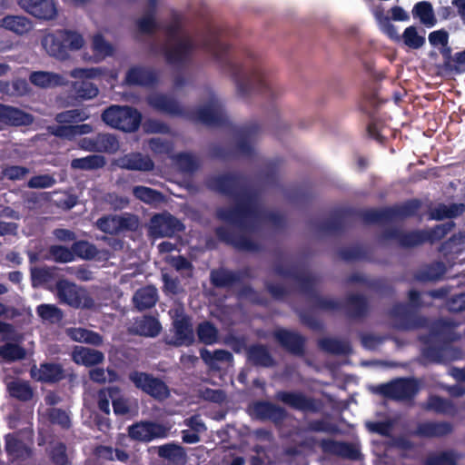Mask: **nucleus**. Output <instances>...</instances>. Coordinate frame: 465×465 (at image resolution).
Here are the masks:
<instances>
[{"label":"nucleus","mask_w":465,"mask_h":465,"mask_svg":"<svg viewBox=\"0 0 465 465\" xmlns=\"http://www.w3.org/2000/svg\"><path fill=\"white\" fill-rule=\"evenodd\" d=\"M148 104L154 110L175 116H184L206 124L222 123L226 117L223 99L213 90H207L203 104L194 111L183 109L174 99L166 94L153 93L147 97Z\"/></svg>","instance_id":"f257e3e1"},{"label":"nucleus","mask_w":465,"mask_h":465,"mask_svg":"<svg viewBox=\"0 0 465 465\" xmlns=\"http://www.w3.org/2000/svg\"><path fill=\"white\" fill-rule=\"evenodd\" d=\"M217 215L223 222L242 232L252 231L263 220H274L271 213L260 206L257 197L245 191L237 195L235 207L221 208Z\"/></svg>","instance_id":"f03ea898"},{"label":"nucleus","mask_w":465,"mask_h":465,"mask_svg":"<svg viewBox=\"0 0 465 465\" xmlns=\"http://www.w3.org/2000/svg\"><path fill=\"white\" fill-rule=\"evenodd\" d=\"M167 43L164 48L166 61L176 66L188 64L192 58L194 44L192 38L181 30L177 22L170 25L167 29Z\"/></svg>","instance_id":"7ed1b4c3"},{"label":"nucleus","mask_w":465,"mask_h":465,"mask_svg":"<svg viewBox=\"0 0 465 465\" xmlns=\"http://www.w3.org/2000/svg\"><path fill=\"white\" fill-rule=\"evenodd\" d=\"M102 120L112 128L132 133L140 126L142 114L131 106L112 105L104 111Z\"/></svg>","instance_id":"20e7f679"},{"label":"nucleus","mask_w":465,"mask_h":465,"mask_svg":"<svg viewBox=\"0 0 465 465\" xmlns=\"http://www.w3.org/2000/svg\"><path fill=\"white\" fill-rule=\"evenodd\" d=\"M233 78L237 94L242 98L261 94L268 86L265 73L260 66L245 67L240 72H234Z\"/></svg>","instance_id":"39448f33"},{"label":"nucleus","mask_w":465,"mask_h":465,"mask_svg":"<svg viewBox=\"0 0 465 465\" xmlns=\"http://www.w3.org/2000/svg\"><path fill=\"white\" fill-rule=\"evenodd\" d=\"M56 296L60 302L76 309H95L96 304L89 292L83 287L67 280L57 282Z\"/></svg>","instance_id":"423d86ee"},{"label":"nucleus","mask_w":465,"mask_h":465,"mask_svg":"<svg viewBox=\"0 0 465 465\" xmlns=\"http://www.w3.org/2000/svg\"><path fill=\"white\" fill-rule=\"evenodd\" d=\"M129 379L137 389L157 401H164L170 396V390L165 382L152 374L132 371Z\"/></svg>","instance_id":"0eeeda50"},{"label":"nucleus","mask_w":465,"mask_h":465,"mask_svg":"<svg viewBox=\"0 0 465 465\" xmlns=\"http://www.w3.org/2000/svg\"><path fill=\"white\" fill-rule=\"evenodd\" d=\"M183 229V223L168 213L152 217L149 226L150 233L155 237H171Z\"/></svg>","instance_id":"6e6552de"},{"label":"nucleus","mask_w":465,"mask_h":465,"mask_svg":"<svg viewBox=\"0 0 465 465\" xmlns=\"http://www.w3.org/2000/svg\"><path fill=\"white\" fill-rule=\"evenodd\" d=\"M138 221L134 215H107L96 221V226L105 233L115 234L125 229H133L137 226Z\"/></svg>","instance_id":"1a4fd4ad"},{"label":"nucleus","mask_w":465,"mask_h":465,"mask_svg":"<svg viewBox=\"0 0 465 465\" xmlns=\"http://www.w3.org/2000/svg\"><path fill=\"white\" fill-rule=\"evenodd\" d=\"M417 391V382L410 379L396 380L392 382L382 384L378 389V391L381 394L397 400L411 398Z\"/></svg>","instance_id":"9d476101"},{"label":"nucleus","mask_w":465,"mask_h":465,"mask_svg":"<svg viewBox=\"0 0 465 465\" xmlns=\"http://www.w3.org/2000/svg\"><path fill=\"white\" fill-rule=\"evenodd\" d=\"M17 4L38 19L53 20L57 16V8L53 0H17Z\"/></svg>","instance_id":"9b49d317"},{"label":"nucleus","mask_w":465,"mask_h":465,"mask_svg":"<svg viewBox=\"0 0 465 465\" xmlns=\"http://www.w3.org/2000/svg\"><path fill=\"white\" fill-rule=\"evenodd\" d=\"M128 431L134 440L150 441L155 438L166 437L168 429L159 423L142 421L130 426Z\"/></svg>","instance_id":"f8f14e48"},{"label":"nucleus","mask_w":465,"mask_h":465,"mask_svg":"<svg viewBox=\"0 0 465 465\" xmlns=\"http://www.w3.org/2000/svg\"><path fill=\"white\" fill-rule=\"evenodd\" d=\"M41 45L45 52L51 57L58 61H67L71 55L66 54L62 44V31L57 29L54 31H44Z\"/></svg>","instance_id":"ddd939ff"},{"label":"nucleus","mask_w":465,"mask_h":465,"mask_svg":"<svg viewBox=\"0 0 465 465\" xmlns=\"http://www.w3.org/2000/svg\"><path fill=\"white\" fill-rule=\"evenodd\" d=\"M453 223L449 222L445 224L437 226L431 234L424 232H411L409 233H397L396 238L401 242V244L408 247L418 245L427 239L431 238L432 240L440 239L443 237L450 229L452 228Z\"/></svg>","instance_id":"4468645a"},{"label":"nucleus","mask_w":465,"mask_h":465,"mask_svg":"<svg viewBox=\"0 0 465 465\" xmlns=\"http://www.w3.org/2000/svg\"><path fill=\"white\" fill-rule=\"evenodd\" d=\"M420 203L418 202H411L392 209L374 210L368 213L366 218L371 222H380L383 220H391L395 217L410 216L415 213Z\"/></svg>","instance_id":"2eb2a0df"},{"label":"nucleus","mask_w":465,"mask_h":465,"mask_svg":"<svg viewBox=\"0 0 465 465\" xmlns=\"http://www.w3.org/2000/svg\"><path fill=\"white\" fill-rule=\"evenodd\" d=\"M93 55L84 56V60L92 63H100L106 57L112 56L114 52V45L108 42L101 34H95L91 40Z\"/></svg>","instance_id":"dca6fc26"},{"label":"nucleus","mask_w":465,"mask_h":465,"mask_svg":"<svg viewBox=\"0 0 465 465\" xmlns=\"http://www.w3.org/2000/svg\"><path fill=\"white\" fill-rule=\"evenodd\" d=\"M34 122V117L18 108L0 104V124L13 126L29 125Z\"/></svg>","instance_id":"f3484780"},{"label":"nucleus","mask_w":465,"mask_h":465,"mask_svg":"<svg viewBox=\"0 0 465 465\" xmlns=\"http://www.w3.org/2000/svg\"><path fill=\"white\" fill-rule=\"evenodd\" d=\"M117 166L122 169L147 172L153 169V162L139 153H132L120 157L116 161Z\"/></svg>","instance_id":"a211bd4d"},{"label":"nucleus","mask_w":465,"mask_h":465,"mask_svg":"<svg viewBox=\"0 0 465 465\" xmlns=\"http://www.w3.org/2000/svg\"><path fill=\"white\" fill-rule=\"evenodd\" d=\"M259 134L257 124L241 128L237 134L236 147L239 154H249L254 148V143Z\"/></svg>","instance_id":"6ab92c4d"},{"label":"nucleus","mask_w":465,"mask_h":465,"mask_svg":"<svg viewBox=\"0 0 465 465\" xmlns=\"http://www.w3.org/2000/svg\"><path fill=\"white\" fill-rule=\"evenodd\" d=\"M31 375L40 381L54 382L64 377V371L60 364L46 362L41 364L40 367H32Z\"/></svg>","instance_id":"aec40b11"},{"label":"nucleus","mask_w":465,"mask_h":465,"mask_svg":"<svg viewBox=\"0 0 465 465\" xmlns=\"http://www.w3.org/2000/svg\"><path fill=\"white\" fill-rule=\"evenodd\" d=\"M72 357L75 363L87 367L99 364L104 360L103 352L83 346H76L73 351Z\"/></svg>","instance_id":"412c9836"},{"label":"nucleus","mask_w":465,"mask_h":465,"mask_svg":"<svg viewBox=\"0 0 465 465\" xmlns=\"http://www.w3.org/2000/svg\"><path fill=\"white\" fill-rule=\"evenodd\" d=\"M175 346L190 345L194 341L193 331L188 319H176L173 323Z\"/></svg>","instance_id":"4be33fe9"},{"label":"nucleus","mask_w":465,"mask_h":465,"mask_svg":"<svg viewBox=\"0 0 465 465\" xmlns=\"http://www.w3.org/2000/svg\"><path fill=\"white\" fill-rule=\"evenodd\" d=\"M125 81L129 84L147 86L155 83L156 74L151 69L134 66L126 73Z\"/></svg>","instance_id":"5701e85b"},{"label":"nucleus","mask_w":465,"mask_h":465,"mask_svg":"<svg viewBox=\"0 0 465 465\" xmlns=\"http://www.w3.org/2000/svg\"><path fill=\"white\" fill-rule=\"evenodd\" d=\"M0 27L16 35H24L33 28L32 22L22 15H6L0 20Z\"/></svg>","instance_id":"b1692460"},{"label":"nucleus","mask_w":465,"mask_h":465,"mask_svg":"<svg viewBox=\"0 0 465 465\" xmlns=\"http://www.w3.org/2000/svg\"><path fill=\"white\" fill-rule=\"evenodd\" d=\"M30 81L33 84L41 88H51L63 85L65 83V80L62 75L45 71L32 73L30 75Z\"/></svg>","instance_id":"393cba45"},{"label":"nucleus","mask_w":465,"mask_h":465,"mask_svg":"<svg viewBox=\"0 0 465 465\" xmlns=\"http://www.w3.org/2000/svg\"><path fill=\"white\" fill-rule=\"evenodd\" d=\"M274 337L292 352L298 354L302 351L303 339L297 333L286 330H278L274 332Z\"/></svg>","instance_id":"a878e982"},{"label":"nucleus","mask_w":465,"mask_h":465,"mask_svg":"<svg viewBox=\"0 0 465 465\" xmlns=\"http://www.w3.org/2000/svg\"><path fill=\"white\" fill-rule=\"evenodd\" d=\"M452 425L446 421L424 422L417 428V433L424 437H442L451 433Z\"/></svg>","instance_id":"bb28decb"},{"label":"nucleus","mask_w":465,"mask_h":465,"mask_svg":"<svg viewBox=\"0 0 465 465\" xmlns=\"http://www.w3.org/2000/svg\"><path fill=\"white\" fill-rule=\"evenodd\" d=\"M65 333L76 342H85L96 346L103 342V338L99 333L84 328H67Z\"/></svg>","instance_id":"cd10ccee"},{"label":"nucleus","mask_w":465,"mask_h":465,"mask_svg":"<svg viewBox=\"0 0 465 465\" xmlns=\"http://www.w3.org/2000/svg\"><path fill=\"white\" fill-rule=\"evenodd\" d=\"M133 330L139 335L155 337L161 331V324L153 317H143L134 322Z\"/></svg>","instance_id":"c85d7f7f"},{"label":"nucleus","mask_w":465,"mask_h":465,"mask_svg":"<svg viewBox=\"0 0 465 465\" xmlns=\"http://www.w3.org/2000/svg\"><path fill=\"white\" fill-rule=\"evenodd\" d=\"M157 290L153 286H146L138 290L133 301L139 310H144L153 307L157 302Z\"/></svg>","instance_id":"c756f323"},{"label":"nucleus","mask_w":465,"mask_h":465,"mask_svg":"<svg viewBox=\"0 0 465 465\" xmlns=\"http://www.w3.org/2000/svg\"><path fill=\"white\" fill-rule=\"evenodd\" d=\"M62 31V44L66 54L70 52H76L82 49L85 45L84 36L75 30L61 29Z\"/></svg>","instance_id":"7c9ffc66"},{"label":"nucleus","mask_w":465,"mask_h":465,"mask_svg":"<svg viewBox=\"0 0 465 465\" xmlns=\"http://www.w3.org/2000/svg\"><path fill=\"white\" fill-rule=\"evenodd\" d=\"M6 387L10 395L20 401H29L34 394L29 383L23 380L16 379L6 381Z\"/></svg>","instance_id":"2f4dec72"},{"label":"nucleus","mask_w":465,"mask_h":465,"mask_svg":"<svg viewBox=\"0 0 465 465\" xmlns=\"http://www.w3.org/2000/svg\"><path fill=\"white\" fill-rule=\"evenodd\" d=\"M200 355L206 364L215 369L220 367V363L231 362L232 361V354L225 350H215L212 351L203 349Z\"/></svg>","instance_id":"473e14b6"},{"label":"nucleus","mask_w":465,"mask_h":465,"mask_svg":"<svg viewBox=\"0 0 465 465\" xmlns=\"http://www.w3.org/2000/svg\"><path fill=\"white\" fill-rule=\"evenodd\" d=\"M465 212L464 203H452L450 205L439 204L430 211V218L441 220L444 218H454Z\"/></svg>","instance_id":"72a5a7b5"},{"label":"nucleus","mask_w":465,"mask_h":465,"mask_svg":"<svg viewBox=\"0 0 465 465\" xmlns=\"http://www.w3.org/2000/svg\"><path fill=\"white\" fill-rule=\"evenodd\" d=\"M253 414L260 419L280 420L283 417V410L270 402H258L252 407Z\"/></svg>","instance_id":"f704fd0d"},{"label":"nucleus","mask_w":465,"mask_h":465,"mask_svg":"<svg viewBox=\"0 0 465 465\" xmlns=\"http://www.w3.org/2000/svg\"><path fill=\"white\" fill-rule=\"evenodd\" d=\"M105 164V159L99 154H91L83 158H76L71 162V167L76 170H95Z\"/></svg>","instance_id":"c9c22d12"},{"label":"nucleus","mask_w":465,"mask_h":465,"mask_svg":"<svg viewBox=\"0 0 465 465\" xmlns=\"http://www.w3.org/2000/svg\"><path fill=\"white\" fill-rule=\"evenodd\" d=\"M413 15L426 26H433L436 24V18L433 13L432 5L429 2H420L413 8Z\"/></svg>","instance_id":"e433bc0d"},{"label":"nucleus","mask_w":465,"mask_h":465,"mask_svg":"<svg viewBox=\"0 0 465 465\" xmlns=\"http://www.w3.org/2000/svg\"><path fill=\"white\" fill-rule=\"evenodd\" d=\"M133 193L137 199L147 204H155L163 200L161 193L145 186H134L133 188Z\"/></svg>","instance_id":"4c0bfd02"},{"label":"nucleus","mask_w":465,"mask_h":465,"mask_svg":"<svg viewBox=\"0 0 465 465\" xmlns=\"http://www.w3.org/2000/svg\"><path fill=\"white\" fill-rule=\"evenodd\" d=\"M37 315L49 323L59 322L63 319V312L54 304H41L36 308Z\"/></svg>","instance_id":"58836bf2"},{"label":"nucleus","mask_w":465,"mask_h":465,"mask_svg":"<svg viewBox=\"0 0 465 465\" xmlns=\"http://www.w3.org/2000/svg\"><path fill=\"white\" fill-rule=\"evenodd\" d=\"M108 397L112 400L114 411L116 414L124 415L130 412L131 405L127 399L119 395V390L116 387L107 389Z\"/></svg>","instance_id":"ea45409f"},{"label":"nucleus","mask_w":465,"mask_h":465,"mask_svg":"<svg viewBox=\"0 0 465 465\" xmlns=\"http://www.w3.org/2000/svg\"><path fill=\"white\" fill-rule=\"evenodd\" d=\"M278 398L284 403L298 409L307 410L312 407L311 401L300 393L281 392Z\"/></svg>","instance_id":"a19ab883"},{"label":"nucleus","mask_w":465,"mask_h":465,"mask_svg":"<svg viewBox=\"0 0 465 465\" xmlns=\"http://www.w3.org/2000/svg\"><path fill=\"white\" fill-rule=\"evenodd\" d=\"M197 335L201 342L213 344L218 341V330L209 322H201L197 327Z\"/></svg>","instance_id":"79ce46f5"},{"label":"nucleus","mask_w":465,"mask_h":465,"mask_svg":"<svg viewBox=\"0 0 465 465\" xmlns=\"http://www.w3.org/2000/svg\"><path fill=\"white\" fill-rule=\"evenodd\" d=\"M248 358L256 365L267 367L272 363V360L267 349L262 345L251 347L248 351Z\"/></svg>","instance_id":"37998d69"},{"label":"nucleus","mask_w":465,"mask_h":465,"mask_svg":"<svg viewBox=\"0 0 465 465\" xmlns=\"http://www.w3.org/2000/svg\"><path fill=\"white\" fill-rule=\"evenodd\" d=\"M5 449L6 451L14 458L18 459L29 456V449L26 444L12 435H8L6 437Z\"/></svg>","instance_id":"c03bdc74"},{"label":"nucleus","mask_w":465,"mask_h":465,"mask_svg":"<svg viewBox=\"0 0 465 465\" xmlns=\"http://www.w3.org/2000/svg\"><path fill=\"white\" fill-rule=\"evenodd\" d=\"M96 152L115 153L119 149V142L110 134H101L96 137Z\"/></svg>","instance_id":"a18cd8bd"},{"label":"nucleus","mask_w":465,"mask_h":465,"mask_svg":"<svg viewBox=\"0 0 465 465\" xmlns=\"http://www.w3.org/2000/svg\"><path fill=\"white\" fill-rule=\"evenodd\" d=\"M401 40L411 49H419L425 44L424 35H419L417 28L414 26L407 27L401 35Z\"/></svg>","instance_id":"49530a36"},{"label":"nucleus","mask_w":465,"mask_h":465,"mask_svg":"<svg viewBox=\"0 0 465 465\" xmlns=\"http://www.w3.org/2000/svg\"><path fill=\"white\" fill-rule=\"evenodd\" d=\"M0 357L6 361L22 360L25 357V351L17 344L6 343L0 347Z\"/></svg>","instance_id":"de8ad7c7"},{"label":"nucleus","mask_w":465,"mask_h":465,"mask_svg":"<svg viewBox=\"0 0 465 465\" xmlns=\"http://www.w3.org/2000/svg\"><path fill=\"white\" fill-rule=\"evenodd\" d=\"M212 282L219 287L230 286L238 280V275L231 271L218 270L211 274Z\"/></svg>","instance_id":"09e8293b"},{"label":"nucleus","mask_w":465,"mask_h":465,"mask_svg":"<svg viewBox=\"0 0 465 465\" xmlns=\"http://www.w3.org/2000/svg\"><path fill=\"white\" fill-rule=\"evenodd\" d=\"M217 234L223 240L233 243L240 249L254 251L257 248L250 239L244 237L235 238L234 236L226 233L224 229L222 227L217 229Z\"/></svg>","instance_id":"8fccbe9b"},{"label":"nucleus","mask_w":465,"mask_h":465,"mask_svg":"<svg viewBox=\"0 0 465 465\" xmlns=\"http://www.w3.org/2000/svg\"><path fill=\"white\" fill-rule=\"evenodd\" d=\"M73 252L74 255L76 254L77 256L85 260L94 259L98 254L96 247L85 241H79L74 242L73 244Z\"/></svg>","instance_id":"3c124183"},{"label":"nucleus","mask_w":465,"mask_h":465,"mask_svg":"<svg viewBox=\"0 0 465 465\" xmlns=\"http://www.w3.org/2000/svg\"><path fill=\"white\" fill-rule=\"evenodd\" d=\"M458 456L453 451L440 452L430 455L425 465H456Z\"/></svg>","instance_id":"603ef678"},{"label":"nucleus","mask_w":465,"mask_h":465,"mask_svg":"<svg viewBox=\"0 0 465 465\" xmlns=\"http://www.w3.org/2000/svg\"><path fill=\"white\" fill-rule=\"evenodd\" d=\"M88 117L89 114L84 110L73 109L58 114L55 119L61 124H70L84 121Z\"/></svg>","instance_id":"864d4df0"},{"label":"nucleus","mask_w":465,"mask_h":465,"mask_svg":"<svg viewBox=\"0 0 465 465\" xmlns=\"http://www.w3.org/2000/svg\"><path fill=\"white\" fill-rule=\"evenodd\" d=\"M321 347L331 353L346 354L350 351V345L336 339H323L321 341Z\"/></svg>","instance_id":"5fc2aeb1"},{"label":"nucleus","mask_w":465,"mask_h":465,"mask_svg":"<svg viewBox=\"0 0 465 465\" xmlns=\"http://www.w3.org/2000/svg\"><path fill=\"white\" fill-rule=\"evenodd\" d=\"M237 184L236 179L232 175H222L211 182V186L225 193H231Z\"/></svg>","instance_id":"6e6d98bb"},{"label":"nucleus","mask_w":465,"mask_h":465,"mask_svg":"<svg viewBox=\"0 0 465 465\" xmlns=\"http://www.w3.org/2000/svg\"><path fill=\"white\" fill-rule=\"evenodd\" d=\"M105 68L90 67V68H74L70 72V76L75 79H96L105 73Z\"/></svg>","instance_id":"4d7b16f0"},{"label":"nucleus","mask_w":465,"mask_h":465,"mask_svg":"<svg viewBox=\"0 0 465 465\" xmlns=\"http://www.w3.org/2000/svg\"><path fill=\"white\" fill-rule=\"evenodd\" d=\"M392 318V324L395 328L400 330H407L410 329V324L406 322L409 315L407 313V309L403 305L396 306L391 312Z\"/></svg>","instance_id":"13d9d810"},{"label":"nucleus","mask_w":465,"mask_h":465,"mask_svg":"<svg viewBox=\"0 0 465 465\" xmlns=\"http://www.w3.org/2000/svg\"><path fill=\"white\" fill-rule=\"evenodd\" d=\"M46 415L53 424H57L63 429H68L71 426L69 414L61 409H50Z\"/></svg>","instance_id":"bf43d9fd"},{"label":"nucleus","mask_w":465,"mask_h":465,"mask_svg":"<svg viewBox=\"0 0 465 465\" xmlns=\"http://www.w3.org/2000/svg\"><path fill=\"white\" fill-rule=\"evenodd\" d=\"M50 255L58 262H69L74 260L73 249L70 250L61 245H53L50 247Z\"/></svg>","instance_id":"052dcab7"},{"label":"nucleus","mask_w":465,"mask_h":465,"mask_svg":"<svg viewBox=\"0 0 465 465\" xmlns=\"http://www.w3.org/2000/svg\"><path fill=\"white\" fill-rule=\"evenodd\" d=\"M177 165L183 172H193L199 166L198 159L190 153H182L177 156Z\"/></svg>","instance_id":"680f3d73"},{"label":"nucleus","mask_w":465,"mask_h":465,"mask_svg":"<svg viewBox=\"0 0 465 465\" xmlns=\"http://www.w3.org/2000/svg\"><path fill=\"white\" fill-rule=\"evenodd\" d=\"M446 272L445 265L442 262H435L426 268L420 278L426 281L439 280Z\"/></svg>","instance_id":"e2e57ef3"},{"label":"nucleus","mask_w":465,"mask_h":465,"mask_svg":"<svg viewBox=\"0 0 465 465\" xmlns=\"http://www.w3.org/2000/svg\"><path fill=\"white\" fill-rule=\"evenodd\" d=\"M381 29L388 35L390 38L394 41H401V35L398 34L396 27L391 23L390 18L382 15L381 14H376Z\"/></svg>","instance_id":"0e129e2a"},{"label":"nucleus","mask_w":465,"mask_h":465,"mask_svg":"<svg viewBox=\"0 0 465 465\" xmlns=\"http://www.w3.org/2000/svg\"><path fill=\"white\" fill-rule=\"evenodd\" d=\"M30 173V170L24 166H18V165H9L3 168L2 173L4 177L12 180H22L24 179L28 173Z\"/></svg>","instance_id":"69168bd1"},{"label":"nucleus","mask_w":465,"mask_h":465,"mask_svg":"<svg viewBox=\"0 0 465 465\" xmlns=\"http://www.w3.org/2000/svg\"><path fill=\"white\" fill-rule=\"evenodd\" d=\"M55 179L49 174H41L32 177L27 186L32 189L50 188L55 183Z\"/></svg>","instance_id":"338daca9"},{"label":"nucleus","mask_w":465,"mask_h":465,"mask_svg":"<svg viewBox=\"0 0 465 465\" xmlns=\"http://www.w3.org/2000/svg\"><path fill=\"white\" fill-rule=\"evenodd\" d=\"M446 307L450 312L465 311V292L455 294L446 302Z\"/></svg>","instance_id":"774afa93"}]
</instances>
